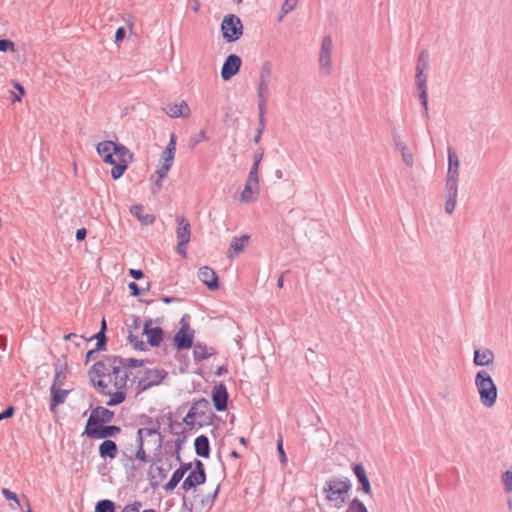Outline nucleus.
I'll use <instances>...</instances> for the list:
<instances>
[{"label":"nucleus","instance_id":"f257e3e1","mask_svg":"<svg viewBox=\"0 0 512 512\" xmlns=\"http://www.w3.org/2000/svg\"><path fill=\"white\" fill-rule=\"evenodd\" d=\"M163 436L158 431V425L154 428H139L136 435L137 450L135 453V459L147 463L152 459L146 453V447L148 449L153 448L159 451L162 448Z\"/></svg>","mask_w":512,"mask_h":512},{"label":"nucleus","instance_id":"f03ea898","mask_svg":"<svg viewBox=\"0 0 512 512\" xmlns=\"http://www.w3.org/2000/svg\"><path fill=\"white\" fill-rule=\"evenodd\" d=\"M351 488L352 484L348 478H332L326 481L322 492L328 502H332L335 507L340 508L346 502Z\"/></svg>","mask_w":512,"mask_h":512},{"label":"nucleus","instance_id":"7ed1b4c3","mask_svg":"<svg viewBox=\"0 0 512 512\" xmlns=\"http://www.w3.org/2000/svg\"><path fill=\"white\" fill-rule=\"evenodd\" d=\"M475 386L479 393L481 403L487 408L493 407L497 401L498 389L486 370H480L476 373Z\"/></svg>","mask_w":512,"mask_h":512},{"label":"nucleus","instance_id":"20e7f679","mask_svg":"<svg viewBox=\"0 0 512 512\" xmlns=\"http://www.w3.org/2000/svg\"><path fill=\"white\" fill-rule=\"evenodd\" d=\"M118 366V373L109 374V382L112 383L114 391L112 390L111 398L107 401L108 406H115L124 402L126 398V385L128 380V373L126 371V362L122 358V364Z\"/></svg>","mask_w":512,"mask_h":512},{"label":"nucleus","instance_id":"39448f33","mask_svg":"<svg viewBox=\"0 0 512 512\" xmlns=\"http://www.w3.org/2000/svg\"><path fill=\"white\" fill-rule=\"evenodd\" d=\"M122 364V357L120 356H105L104 359L96 362L88 372L90 382H94V378L99 377L103 378L105 376H109L112 374L118 373V366Z\"/></svg>","mask_w":512,"mask_h":512},{"label":"nucleus","instance_id":"423d86ee","mask_svg":"<svg viewBox=\"0 0 512 512\" xmlns=\"http://www.w3.org/2000/svg\"><path fill=\"white\" fill-rule=\"evenodd\" d=\"M221 31L227 42H235L243 35V24L235 14H227L222 20Z\"/></svg>","mask_w":512,"mask_h":512},{"label":"nucleus","instance_id":"0eeeda50","mask_svg":"<svg viewBox=\"0 0 512 512\" xmlns=\"http://www.w3.org/2000/svg\"><path fill=\"white\" fill-rule=\"evenodd\" d=\"M113 154L117 158V165L111 169V176L114 180L119 179L128 168V164L133 160V154L130 150L122 145L115 143Z\"/></svg>","mask_w":512,"mask_h":512},{"label":"nucleus","instance_id":"6e6552de","mask_svg":"<svg viewBox=\"0 0 512 512\" xmlns=\"http://www.w3.org/2000/svg\"><path fill=\"white\" fill-rule=\"evenodd\" d=\"M166 372L159 369H145L138 380L139 391H146L149 388L159 385L166 377Z\"/></svg>","mask_w":512,"mask_h":512},{"label":"nucleus","instance_id":"1a4fd4ad","mask_svg":"<svg viewBox=\"0 0 512 512\" xmlns=\"http://www.w3.org/2000/svg\"><path fill=\"white\" fill-rule=\"evenodd\" d=\"M194 331L185 322V317L181 319V327L174 336V345L177 350L189 349L193 345Z\"/></svg>","mask_w":512,"mask_h":512},{"label":"nucleus","instance_id":"9d476101","mask_svg":"<svg viewBox=\"0 0 512 512\" xmlns=\"http://www.w3.org/2000/svg\"><path fill=\"white\" fill-rule=\"evenodd\" d=\"M121 432V428L116 425H99L96 427H85L84 434L89 438L94 439H108L109 437H115Z\"/></svg>","mask_w":512,"mask_h":512},{"label":"nucleus","instance_id":"9b49d317","mask_svg":"<svg viewBox=\"0 0 512 512\" xmlns=\"http://www.w3.org/2000/svg\"><path fill=\"white\" fill-rule=\"evenodd\" d=\"M113 417V411L102 406H97L91 411V414L86 422L85 427L91 428L109 423L112 421Z\"/></svg>","mask_w":512,"mask_h":512},{"label":"nucleus","instance_id":"f8f14e48","mask_svg":"<svg viewBox=\"0 0 512 512\" xmlns=\"http://www.w3.org/2000/svg\"><path fill=\"white\" fill-rule=\"evenodd\" d=\"M333 48V41L330 35H326L322 39L319 64L321 70L325 71V74L328 75L331 69V53Z\"/></svg>","mask_w":512,"mask_h":512},{"label":"nucleus","instance_id":"ddd939ff","mask_svg":"<svg viewBox=\"0 0 512 512\" xmlns=\"http://www.w3.org/2000/svg\"><path fill=\"white\" fill-rule=\"evenodd\" d=\"M242 65L240 56L236 54H230L226 57L222 69L221 77L224 81L230 80L233 76L239 73Z\"/></svg>","mask_w":512,"mask_h":512},{"label":"nucleus","instance_id":"4468645a","mask_svg":"<svg viewBox=\"0 0 512 512\" xmlns=\"http://www.w3.org/2000/svg\"><path fill=\"white\" fill-rule=\"evenodd\" d=\"M209 407L208 400L201 398L198 401L194 402L188 413L183 419V423L188 426L190 429L194 428L195 423L194 419L200 416L205 415V411Z\"/></svg>","mask_w":512,"mask_h":512},{"label":"nucleus","instance_id":"2eb2a0df","mask_svg":"<svg viewBox=\"0 0 512 512\" xmlns=\"http://www.w3.org/2000/svg\"><path fill=\"white\" fill-rule=\"evenodd\" d=\"M448 162L446 184L458 186L460 161L452 148H448Z\"/></svg>","mask_w":512,"mask_h":512},{"label":"nucleus","instance_id":"dca6fc26","mask_svg":"<svg viewBox=\"0 0 512 512\" xmlns=\"http://www.w3.org/2000/svg\"><path fill=\"white\" fill-rule=\"evenodd\" d=\"M152 320L145 321L142 334L147 336V343L152 347H158L163 341L164 332L160 327H151Z\"/></svg>","mask_w":512,"mask_h":512},{"label":"nucleus","instance_id":"f3484780","mask_svg":"<svg viewBox=\"0 0 512 512\" xmlns=\"http://www.w3.org/2000/svg\"><path fill=\"white\" fill-rule=\"evenodd\" d=\"M198 278L211 291H215L219 288L218 276L216 272L208 266L199 268Z\"/></svg>","mask_w":512,"mask_h":512},{"label":"nucleus","instance_id":"a211bd4d","mask_svg":"<svg viewBox=\"0 0 512 512\" xmlns=\"http://www.w3.org/2000/svg\"><path fill=\"white\" fill-rule=\"evenodd\" d=\"M176 223V238L181 246H187L191 236V225L183 216H177Z\"/></svg>","mask_w":512,"mask_h":512},{"label":"nucleus","instance_id":"6ab92c4d","mask_svg":"<svg viewBox=\"0 0 512 512\" xmlns=\"http://www.w3.org/2000/svg\"><path fill=\"white\" fill-rule=\"evenodd\" d=\"M212 400L217 411H224L227 408L228 392L223 384L214 386Z\"/></svg>","mask_w":512,"mask_h":512},{"label":"nucleus","instance_id":"aec40b11","mask_svg":"<svg viewBox=\"0 0 512 512\" xmlns=\"http://www.w3.org/2000/svg\"><path fill=\"white\" fill-rule=\"evenodd\" d=\"M495 355L488 348L475 349L473 363L476 366H489L494 363Z\"/></svg>","mask_w":512,"mask_h":512},{"label":"nucleus","instance_id":"412c9836","mask_svg":"<svg viewBox=\"0 0 512 512\" xmlns=\"http://www.w3.org/2000/svg\"><path fill=\"white\" fill-rule=\"evenodd\" d=\"M429 68V54L427 50H422L419 53L417 65H416V75L415 81L419 82L420 79L424 82H427V75L424 74V70Z\"/></svg>","mask_w":512,"mask_h":512},{"label":"nucleus","instance_id":"4be33fe9","mask_svg":"<svg viewBox=\"0 0 512 512\" xmlns=\"http://www.w3.org/2000/svg\"><path fill=\"white\" fill-rule=\"evenodd\" d=\"M166 113L172 118H185L190 115L191 111L188 104L181 101L179 104H169Z\"/></svg>","mask_w":512,"mask_h":512},{"label":"nucleus","instance_id":"5701e85b","mask_svg":"<svg viewBox=\"0 0 512 512\" xmlns=\"http://www.w3.org/2000/svg\"><path fill=\"white\" fill-rule=\"evenodd\" d=\"M118 454L117 444L110 439L104 440L99 445V455L103 459H114Z\"/></svg>","mask_w":512,"mask_h":512},{"label":"nucleus","instance_id":"b1692460","mask_svg":"<svg viewBox=\"0 0 512 512\" xmlns=\"http://www.w3.org/2000/svg\"><path fill=\"white\" fill-rule=\"evenodd\" d=\"M445 189H446L445 211L448 214H452L456 207L458 186L446 184Z\"/></svg>","mask_w":512,"mask_h":512},{"label":"nucleus","instance_id":"393cba45","mask_svg":"<svg viewBox=\"0 0 512 512\" xmlns=\"http://www.w3.org/2000/svg\"><path fill=\"white\" fill-rule=\"evenodd\" d=\"M353 472L355 473L359 483L361 484V489L365 494L371 493V485L369 478L366 474V471L362 464L358 463L353 466Z\"/></svg>","mask_w":512,"mask_h":512},{"label":"nucleus","instance_id":"a878e982","mask_svg":"<svg viewBox=\"0 0 512 512\" xmlns=\"http://www.w3.org/2000/svg\"><path fill=\"white\" fill-rule=\"evenodd\" d=\"M195 452L198 456L208 458L210 455L209 439L205 435L196 437L194 441Z\"/></svg>","mask_w":512,"mask_h":512},{"label":"nucleus","instance_id":"bb28decb","mask_svg":"<svg viewBox=\"0 0 512 512\" xmlns=\"http://www.w3.org/2000/svg\"><path fill=\"white\" fill-rule=\"evenodd\" d=\"M51 402H50V410L54 411L56 407L65 402L67 395L69 394V390L61 389L59 387H51Z\"/></svg>","mask_w":512,"mask_h":512},{"label":"nucleus","instance_id":"cd10ccee","mask_svg":"<svg viewBox=\"0 0 512 512\" xmlns=\"http://www.w3.org/2000/svg\"><path fill=\"white\" fill-rule=\"evenodd\" d=\"M143 206L136 204L131 206L130 212L136 217L143 225H151L155 222V216L153 214H143Z\"/></svg>","mask_w":512,"mask_h":512},{"label":"nucleus","instance_id":"c85d7f7f","mask_svg":"<svg viewBox=\"0 0 512 512\" xmlns=\"http://www.w3.org/2000/svg\"><path fill=\"white\" fill-rule=\"evenodd\" d=\"M248 241H249V236L248 235H242L239 238L235 237L232 240V243L230 245L229 252H228V257L232 258L233 257L232 253L237 255L238 253L244 251V249L248 245Z\"/></svg>","mask_w":512,"mask_h":512},{"label":"nucleus","instance_id":"c756f323","mask_svg":"<svg viewBox=\"0 0 512 512\" xmlns=\"http://www.w3.org/2000/svg\"><path fill=\"white\" fill-rule=\"evenodd\" d=\"M416 86L419 92V99L421 102V105L423 107V116L425 118L429 117L428 113V93H427V82H424L420 79L419 82H416Z\"/></svg>","mask_w":512,"mask_h":512},{"label":"nucleus","instance_id":"7c9ffc66","mask_svg":"<svg viewBox=\"0 0 512 512\" xmlns=\"http://www.w3.org/2000/svg\"><path fill=\"white\" fill-rule=\"evenodd\" d=\"M270 82L269 81H260L258 82L257 86V99H258V105H267L268 99H269V88Z\"/></svg>","mask_w":512,"mask_h":512},{"label":"nucleus","instance_id":"2f4dec72","mask_svg":"<svg viewBox=\"0 0 512 512\" xmlns=\"http://www.w3.org/2000/svg\"><path fill=\"white\" fill-rule=\"evenodd\" d=\"M258 191L254 187V183L246 181L245 187L240 194V201L244 203L253 202L257 199Z\"/></svg>","mask_w":512,"mask_h":512},{"label":"nucleus","instance_id":"473e14b6","mask_svg":"<svg viewBox=\"0 0 512 512\" xmlns=\"http://www.w3.org/2000/svg\"><path fill=\"white\" fill-rule=\"evenodd\" d=\"M66 380V365L61 363L55 364V376L51 387H60L64 385Z\"/></svg>","mask_w":512,"mask_h":512},{"label":"nucleus","instance_id":"72a5a7b5","mask_svg":"<svg viewBox=\"0 0 512 512\" xmlns=\"http://www.w3.org/2000/svg\"><path fill=\"white\" fill-rule=\"evenodd\" d=\"M206 480L199 479L198 476L191 473L185 478V480L182 483V489L184 491H189L192 488H195L197 485L204 484Z\"/></svg>","mask_w":512,"mask_h":512},{"label":"nucleus","instance_id":"f704fd0d","mask_svg":"<svg viewBox=\"0 0 512 512\" xmlns=\"http://www.w3.org/2000/svg\"><path fill=\"white\" fill-rule=\"evenodd\" d=\"M115 142L111 140L102 141L97 144L96 150L99 156L102 158L104 155L113 154L115 150Z\"/></svg>","mask_w":512,"mask_h":512},{"label":"nucleus","instance_id":"c9c22d12","mask_svg":"<svg viewBox=\"0 0 512 512\" xmlns=\"http://www.w3.org/2000/svg\"><path fill=\"white\" fill-rule=\"evenodd\" d=\"M396 149L401 153L403 162L407 166L412 167L413 164H414V158H413V155L410 152L407 144L406 143H400V144H398V147Z\"/></svg>","mask_w":512,"mask_h":512},{"label":"nucleus","instance_id":"e433bc0d","mask_svg":"<svg viewBox=\"0 0 512 512\" xmlns=\"http://www.w3.org/2000/svg\"><path fill=\"white\" fill-rule=\"evenodd\" d=\"M193 355H194L195 362L199 363V362L207 359L210 356V353H208L207 347L205 345L197 343L194 346Z\"/></svg>","mask_w":512,"mask_h":512},{"label":"nucleus","instance_id":"4c0bfd02","mask_svg":"<svg viewBox=\"0 0 512 512\" xmlns=\"http://www.w3.org/2000/svg\"><path fill=\"white\" fill-rule=\"evenodd\" d=\"M169 420V432L173 435H181L185 433V428L183 427V422L174 421L172 419V414H168Z\"/></svg>","mask_w":512,"mask_h":512},{"label":"nucleus","instance_id":"58836bf2","mask_svg":"<svg viewBox=\"0 0 512 512\" xmlns=\"http://www.w3.org/2000/svg\"><path fill=\"white\" fill-rule=\"evenodd\" d=\"M95 512H115V504L108 499L100 500L95 506Z\"/></svg>","mask_w":512,"mask_h":512},{"label":"nucleus","instance_id":"ea45409f","mask_svg":"<svg viewBox=\"0 0 512 512\" xmlns=\"http://www.w3.org/2000/svg\"><path fill=\"white\" fill-rule=\"evenodd\" d=\"M93 387L98 390L99 393L103 395L110 396L112 395V389L109 388L108 383L105 382L102 378L98 379L97 381L94 379V382H91Z\"/></svg>","mask_w":512,"mask_h":512},{"label":"nucleus","instance_id":"a19ab883","mask_svg":"<svg viewBox=\"0 0 512 512\" xmlns=\"http://www.w3.org/2000/svg\"><path fill=\"white\" fill-rule=\"evenodd\" d=\"M271 74H272V64L269 61H265L262 64L261 69H260L259 80L270 82Z\"/></svg>","mask_w":512,"mask_h":512},{"label":"nucleus","instance_id":"79ce46f5","mask_svg":"<svg viewBox=\"0 0 512 512\" xmlns=\"http://www.w3.org/2000/svg\"><path fill=\"white\" fill-rule=\"evenodd\" d=\"M298 1L299 0H284V3L281 7V14L279 16V21H281L285 15H287L288 13H290L291 11H293L295 9Z\"/></svg>","mask_w":512,"mask_h":512},{"label":"nucleus","instance_id":"37998d69","mask_svg":"<svg viewBox=\"0 0 512 512\" xmlns=\"http://www.w3.org/2000/svg\"><path fill=\"white\" fill-rule=\"evenodd\" d=\"M259 165L253 164L248 174L247 180L249 183H254L256 191L259 190V177H258Z\"/></svg>","mask_w":512,"mask_h":512},{"label":"nucleus","instance_id":"c03bdc74","mask_svg":"<svg viewBox=\"0 0 512 512\" xmlns=\"http://www.w3.org/2000/svg\"><path fill=\"white\" fill-rule=\"evenodd\" d=\"M128 341L134 347V349L139 351L146 350V344L142 340H140L138 336L134 335L131 331L129 332L128 335Z\"/></svg>","mask_w":512,"mask_h":512},{"label":"nucleus","instance_id":"a18cd8bd","mask_svg":"<svg viewBox=\"0 0 512 512\" xmlns=\"http://www.w3.org/2000/svg\"><path fill=\"white\" fill-rule=\"evenodd\" d=\"M93 339L97 340V343H96L97 350L104 351L106 349V344H107L106 333L99 331L97 334H95L94 336H92L90 338V340H93Z\"/></svg>","mask_w":512,"mask_h":512},{"label":"nucleus","instance_id":"49530a36","mask_svg":"<svg viewBox=\"0 0 512 512\" xmlns=\"http://www.w3.org/2000/svg\"><path fill=\"white\" fill-rule=\"evenodd\" d=\"M346 512H368L365 505L357 498L353 499Z\"/></svg>","mask_w":512,"mask_h":512},{"label":"nucleus","instance_id":"de8ad7c7","mask_svg":"<svg viewBox=\"0 0 512 512\" xmlns=\"http://www.w3.org/2000/svg\"><path fill=\"white\" fill-rule=\"evenodd\" d=\"M194 464H195V469L192 470L191 473L198 476L199 479L201 478V480H206V473H205L203 463L199 459H195Z\"/></svg>","mask_w":512,"mask_h":512},{"label":"nucleus","instance_id":"09e8293b","mask_svg":"<svg viewBox=\"0 0 512 512\" xmlns=\"http://www.w3.org/2000/svg\"><path fill=\"white\" fill-rule=\"evenodd\" d=\"M502 482L507 493L512 492V471L507 470L502 474Z\"/></svg>","mask_w":512,"mask_h":512},{"label":"nucleus","instance_id":"8fccbe9b","mask_svg":"<svg viewBox=\"0 0 512 512\" xmlns=\"http://www.w3.org/2000/svg\"><path fill=\"white\" fill-rule=\"evenodd\" d=\"M182 480V477H179L178 474H176L175 472H173L170 480L166 483V485L164 486V489L168 492V491H172L173 489L176 488V486L179 484V482Z\"/></svg>","mask_w":512,"mask_h":512},{"label":"nucleus","instance_id":"3c124183","mask_svg":"<svg viewBox=\"0 0 512 512\" xmlns=\"http://www.w3.org/2000/svg\"><path fill=\"white\" fill-rule=\"evenodd\" d=\"M266 106L267 105H258V111H259L258 128H260V129H265V124H266V120H265Z\"/></svg>","mask_w":512,"mask_h":512},{"label":"nucleus","instance_id":"603ef678","mask_svg":"<svg viewBox=\"0 0 512 512\" xmlns=\"http://www.w3.org/2000/svg\"><path fill=\"white\" fill-rule=\"evenodd\" d=\"M15 51V44L9 39H0V52Z\"/></svg>","mask_w":512,"mask_h":512},{"label":"nucleus","instance_id":"864d4df0","mask_svg":"<svg viewBox=\"0 0 512 512\" xmlns=\"http://www.w3.org/2000/svg\"><path fill=\"white\" fill-rule=\"evenodd\" d=\"M207 140L206 131L201 130L198 135L192 137L190 139V147L194 148L197 144H199L201 141Z\"/></svg>","mask_w":512,"mask_h":512},{"label":"nucleus","instance_id":"5fc2aeb1","mask_svg":"<svg viewBox=\"0 0 512 512\" xmlns=\"http://www.w3.org/2000/svg\"><path fill=\"white\" fill-rule=\"evenodd\" d=\"M171 166L172 165L169 163H163V165L157 169L156 174L158 175L159 180H163L167 176Z\"/></svg>","mask_w":512,"mask_h":512},{"label":"nucleus","instance_id":"6e6d98bb","mask_svg":"<svg viewBox=\"0 0 512 512\" xmlns=\"http://www.w3.org/2000/svg\"><path fill=\"white\" fill-rule=\"evenodd\" d=\"M174 156H175V152L171 151V148H165L161 157H162L164 163H169L172 165Z\"/></svg>","mask_w":512,"mask_h":512},{"label":"nucleus","instance_id":"4d7b16f0","mask_svg":"<svg viewBox=\"0 0 512 512\" xmlns=\"http://www.w3.org/2000/svg\"><path fill=\"white\" fill-rule=\"evenodd\" d=\"M141 507V502L136 501L132 504L126 505L121 512H139Z\"/></svg>","mask_w":512,"mask_h":512},{"label":"nucleus","instance_id":"13d9d810","mask_svg":"<svg viewBox=\"0 0 512 512\" xmlns=\"http://www.w3.org/2000/svg\"><path fill=\"white\" fill-rule=\"evenodd\" d=\"M126 362V369L127 368H136L143 365V360L130 358V359H124Z\"/></svg>","mask_w":512,"mask_h":512},{"label":"nucleus","instance_id":"bf43d9fd","mask_svg":"<svg viewBox=\"0 0 512 512\" xmlns=\"http://www.w3.org/2000/svg\"><path fill=\"white\" fill-rule=\"evenodd\" d=\"M143 424H146L148 425L147 428H154L155 425H158V430L160 429V422L156 419L154 420L152 417H149V416H144L143 417Z\"/></svg>","mask_w":512,"mask_h":512},{"label":"nucleus","instance_id":"052dcab7","mask_svg":"<svg viewBox=\"0 0 512 512\" xmlns=\"http://www.w3.org/2000/svg\"><path fill=\"white\" fill-rule=\"evenodd\" d=\"M277 450H278V453L280 455L281 462L285 463L287 461V458H286V454H285L284 449H283V441H282L281 437L277 441Z\"/></svg>","mask_w":512,"mask_h":512},{"label":"nucleus","instance_id":"680f3d73","mask_svg":"<svg viewBox=\"0 0 512 512\" xmlns=\"http://www.w3.org/2000/svg\"><path fill=\"white\" fill-rule=\"evenodd\" d=\"M14 412V407L12 405L8 406L2 413H0V421L11 418L14 415Z\"/></svg>","mask_w":512,"mask_h":512},{"label":"nucleus","instance_id":"e2e57ef3","mask_svg":"<svg viewBox=\"0 0 512 512\" xmlns=\"http://www.w3.org/2000/svg\"><path fill=\"white\" fill-rule=\"evenodd\" d=\"M128 288L130 290L131 295L134 297H138L141 294V289L135 282H130L128 284Z\"/></svg>","mask_w":512,"mask_h":512},{"label":"nucleus","instance_id":"0e129e2a","mask_svg":"<svg viewBox=\"0 0 512 512\" xmlns=\"http://www.w3.org/2000/svg\"><path fill=\"white\" fill-rule=\"evenodd\" d=\"M187 5L195 13L200 11L201 4L199 0H188Z\"/></svg>","mask_w":512,"mask_h":512},{"label":"nucleus","instance_id":"69168bd1","mask_svg":"<svg viewBox=\"0 0 512 512\" xmlns=\"http://www.w3.org/2000/svg\"><path fill=\"white\" fill-rule=\"evenodd\" d=\"M125 35H126V30L124 27H119L117 30H116V33H115V42L116 43H119L121 42L124 38H125Z\"/></svg>","mask_w":512,"mask_h":512},{"label":"nucleus","instance_id":"338daca9","mask_svg":"<svg viewBox=\"0 0 512 512\" xmlns=\"http://www.w3.org/2000/svg\"><path fill=\"white\" fill-rule=\"evenodd\" d=\"M129 275L135 280H140L144 277V272L140 269H130Z\"/></svg>","mask_w":512,"mask_h":512},{"label":"nucleus","instance_id":"774afa93","mask_svg":"<svg viewBox=\"0 0 512 512\" xmlns=\"http://www.w3.org/2000/svg\"><path fill=\"white\" fill-rule=\"evenodd\" d=\"M2 494L4 495V497L6 499L18 502L17 495L14 492H11L9 489H6V488L2 489Z\"/></svg>","mask_w":512,"mask_h":512}]
</instances>
